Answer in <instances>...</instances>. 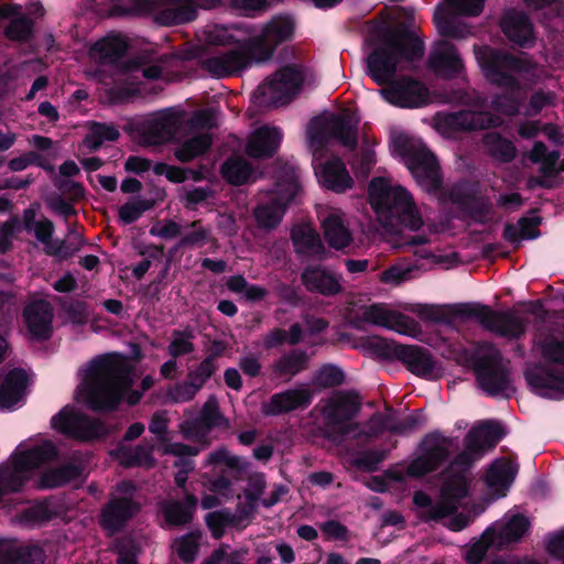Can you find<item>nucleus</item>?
<instances>
[{
	"mask_svg": "<svg viewBox=\"0 0 564 564\" xmlns=\"http://www.w3.org/2000/svg\"><path fill=\"white\" fill-rule=\"evenodd\" d=\"M200 39L210 45L250 46V28L247 25H207L200 32Z\"/></svg>",
	"mask_w": 564,
	"mask_h": 564,
	"instance_id": "nucleus-35",
	"label": "nucleus"
},
{
	"mask_svg": "<svg viewBox=\"0 0 564 564\" xmlns=\"http://www.w3.org/2000/svg\"><path fill=\"white\" fill-rule=\"evenodd\" d=\"M369 204L377 221L389 232L400 226L416 231L423 226L421 213L412 194L384 176L373 177L368 186Z\"/></svg>",
	"mask_w": 564,
	"mask_h": 564,
	"instance_id": "nucleus-5",
	"label": "nucleus"
},
{
	"mask_svg": "<svg viewBox=\"0 0 564 564\" xmlns=\"http://www.w3.org/2000/svg\"><path fill=\"white\" fill-rule=\"evenodd\" d=\"M113 456L120 465L126 467L139 466L150 468L154 465L151 448L143 445L134 448L120 446L113 452Z\"/></svg>",
	"mask_w": 564,
	"mask_h": 564,
	"instance_id": "nucleus-48",
	"label": "nucleus"
},
{
	"mask_svg": "<svg viewBox=\"0 0 564 564\" xmlns=\"http://www.w3.org/2000/svg\"><path fill=\"white\" fill-rule=\"evenodd\" d=\"M283 134L278 127L262 124L254 128L246 141V152L254 159L273 155L282 141Z\"/></svg>",
	"mask_w": 564,
	"mask_h": 564,
	"instance_id": "nucleus-30",
	"label": "nucleus"
},
{
	"mask_svg": "<svg viewBox=\"0 0 564 564\" xmlns=\"http://www.w3.org/2000/svg\"><path fill=\"white\" fill-rule=\"evenodd\" d=\"M454 448V440L438 434L427 435L406 465L395 466L384 477H372L369 488L373 491H386L394 482H404L406 478H419L432 473L445 462Z\"/></svg>",
	"mask_w": 564,
	"mask_h": 564,
	"instance_id": "nucleus-7",
	"label": "nucleus"
},
{
	"mask_svg": "<svg viewBox=\"0 0 564 564\" xmlns=\"http://www.w3.org/2000/svg\"><path fill=\"white\" fill-rule=\"evenodd\" d=\"M361 319L412 338H417L421 335L417 322L391 310L387 304L378 303L364 307Z\"/></svg>",
	"mask_w": 564,
	"mask_h": 564,
	"instance_id": "nucleus-22",
	"label": "nucleus"
},
{
	"mask_svg": "<svg viewBox=\"0 0 564 564\" xmlns=\"http://www.w3.org/2000/svg\"><path fill=\"white\" fill-rule=\"evenodd\" d=\"M210 124L205 112L196 113L189 121L178 147L175 156L182 162H188L205 153L212 145L209 133Z\"/></svg>",
	"mask_w": 564,
	"mask_h": 564,
	"instance_id": "nucleus-21",
	"label": "nucleus"
},
{
	"mask_svg": "<svg viewBox=\"0 0 564 564\" xmlns=\"http://www.w3.org/2000/svg\"><path fill=\"white\" fill-rule=\"evenodd\" d=\"M452 15L476 17L482 12L486 0H446Z\"/></svg>",
	"mask_w": 564,
	"mask_h": 564,
	"instance_id": "nucleus-63",
	"label": "nucleus"
},
{
	"mask_svg": "<svg viewBox=\"0 0 564 564\" xmlns=\"http://www.w3.org/2000/svg\"><path fill=\"white\" fill-rule=\"evenodd\" d=\"M56 456L57 449L48 440L21 444L8 462L0 465V502L7 495L21 491L34 471Z\"/></svg>",
	"mask_w": 564,
	"mask_h": 564,
	"instance_id": "nucleus-8",
	"label": "nucleus"
},
{
	"mask_svg": "<svg viewBox=\"0 0 564 564\" xmlns=\"http://www.w3.org/2000/svg\"><path fill=\"white\" fill-rule=\"evenodd\" d=\"M503 427L497 422H487L471 429L465 438V451L451 465L448 476L442 486L440 501L434 503L422 492H415L414 506L424 521H438L448 518L446 525L460 531L470 521L464 513L454 514L464 508L468 494L466 470L487 448L495 446L503 436Z\"/></svg>",
	"mask_w": 564,
	"mask_h": 564,
	"instance_id": "nucleus-1",
	"label": "nucleus"
},
{
	"mask_svg": "<svg viewBox=\"0 0 564 564\" xmlns=\"http://www.w3.org/2000/svg\"><path fill=\"white\" fill-rule=\"evenodd\" d=\"M530 388L539 395L550 399L564 397V370L541 366L529 368L525 372Z\"/></svg>",
	"mask_w": 564,
	"mask_h": 564,
	"instance_id": "nucleus-28",
	"label": "nucleus"
},
{
	"mask_svg": "<svg viewBox=\"0 0 564 564\" xmlns=\"http://www.w3.org/2000/svg\"><path fill=\"white\" fill-rule=\"evenodd\" d=\"M360 408L358 397L351 392H336L323 408V416L327 424L338 430L343 435L350 436L357 429V423L350 421L357 415Z\"/></svg>",
	"mask_w": 564,
	"mask_h": 564,
	"instance_id": "nucleus-18",
	"label": "nucleus"
},
{
	"mask_svg": "<svg viewBox=\"0 0 564 564\" xmlns=\"http://www.w3.org/2000/svg\"><path fill=\"white\" fill-rule=\"evenodd\" d=\"M134 366L130 358L107 352L91 359L79 370L80 384L76 400L93 410H112L121 400L135 404L142 393L154 384L151 376L142 379V391L132 390Z\"/></svg>",
	"mask_w": 564,
	"mask_h": 564,
	"instance_id": "nucleus-2",
	"label": "nucleus"
},
{
	"mask_svg": "<svg viewBox=\"0 0 564 564\" xmlns=\"http://www.w3.org/2000/svg\"><path fill=\"white\" fill-rule=\"evenodd\" d=\"M307 362V356L300 350H294L282 356L273 366V372L279 377L291 378L303 370Z\"/></svg>",
	"mask_w": 564,
	"mask_h": 564,
	"instance_id": "nucleus-53",
	"label": "nucleus"
},
{
	"mask_svg": "<svg viewBox=\"0 0 564 564\" xmlns=\"http://www.w3.org/2000/svg\"><path fill=\"white\" fill-rule=\"evenodd\" d=\"M252 46H238L225 53H218L203 61V68L215 77H225L238 74L241 70L260 63Z\"/></svg>",
	"mask_w": 564,
	"mask_h": 564,
	"instance_id": "nucleus-23",
	"label": "nucleus"
},
{
	"mask_svg": "<svg viewBox=\"0 0 564 564\" xmlns=\"http://www.w3.org/2000/svg\"><path fill=\"white\" fill-rule=\"evenodd\" d=\"M357 426L358 427L351 432V437H373L388 429V423L383 414H375L367 424L361 425L357 423Z\"/></svg>",
	"mask_w": 564,
	"mask_h": 564,
	"instance_id": "nucleus-64",
	"label": "nucleus"
},
{
	"mask_svg": "<svg viewBox=\"0 0 564 564\" xmlns=\"http://www.w3.org/2000/svg\"><path fill=\"white\" fill-rule=\"evenodd\" d=\"M517 473L518 466L507 458L496 459L489 466L485 476V481L488 492L492 499H498L507 495Z\"/></svg>",
	"mask_w": 564,
	"mask_h": 564,
	"instance_id": "nucleus-34",
	"label": "nucleus"
},
{
	"mask_svg": "<svg viewBox=\"0 0 564 564\" xmlns=\"http://www.w3.org/2000/svg\"><path fill=\"white\" fill-rule=\"evenodd\" d=\"M390 151L399 158L411 172L419 186L429 193L436 192L442 184L440 166L434 154L426 149L421 139L408 132L391 131Z\"/></svg>",
	"mask_w": 564,
	"mask_h": 564,
	"instance_id": "nucleus-10",
	"label": "nucleus"
},
{
	"mask_svg": "<svg viewBox=\"0 0 564 564\" xmlns=\"http://www.w3.org/2000/svg\"><path fill=\"white\" fill-rule=\"evenodd\" d=\"M200 448L175 443L164 446L163 452L178 457L175 466L178 468L175 475V481L183 487L187 480V474L194 469L193 457L199 453Z\"/></svg>",
	"mask_w": 564,
	"mask_h": 564,
	"instance_id": "nucleus-44",
	"label": "nucleus"
},
{
	"mask_svg": "<svg viewBox=\"0 0 564 564\" xmlns=\"http://www.w3.org/2000/svg\"><path fill=\"white\" fill-rule=\"evenodd\" d=\"M28 384L26 373L21 369L0 372V410L13 411L24 402Z\"/></svg>",
	"mask_w": 564,
	"mask_h": 564,
	"instance_id": "nucleus-29",
	"label": "nucleus"
},
{
	"mask_svg": "<svg viewBox=\"0 0 564 564\" xmlns=\"http://www.w3.org/2000/svg\"><path fill=\"white\" fill-rule=\"evenodd\" d=\"M484 144L488 153L497 160L507 162L516 156L517 151L513 143L498 133H487L484 138Z\"/></svg>",
	"mask_w": 564,
	"mask_h": 564,
	"instance_id": "nucleus-52",
	"label": "nucleus"
},
{
	"mask_svg": "<svg viewBox=\"0 0 564 564\" xmlns=\"http://www.w3.org/2000/svg\"><path fill=\"white\" fill-rule=\"evenodd\" d=\"M394 356L401 360L408 369L420 377L436 379L442 375V369L431 354L415 345H395Z\"/></svg>",
	"mask_w": 564,
	"mask_h": 564,
	"instance_id": "nucleus-27",
	"label": "nucleus"
},
{
	"mask_svg": "<svg viewBox=\"0 0 564 564\" xmlns=\"http://www.w3.org/2000/svg\"><path fill=\"white\" fill-rule=\"evenodd\" d=\"M44 555L37 546H24L11 553L1 564H43Z\"/></svg>",
	"mask_w": 564,
	"mask_h": 564,
	"instance_id": "nucleus-58",
	"label": "nucleus"
},
{
	"mask_svg": "<svg viewBox=\"0 0 564 564\" xmlns=\"http://www.w3.org/2000/svg\"><path fill=\"white\" fill-rule=\"evenodd\" d=\"M302 283L307 291L325 296L336 295L343 289L340 275L322 265H307L302 272Z\"/></svg>",
	"mask_w": 564,
	"mask_h": 564,
	"instance_id": "nucleus-33",
	"label": "nucleus"
},
{
	"mask_svg": "<svg viewBox=\"0 0 564 564\" xmlns=\"http://www.w3.org/2000/svg\"><path fill=\"white\" fill-rule=\"evenodd\" d=\"M300 184L294 173L276 184L268 203H261L253 212L257 225L264 229L276 227L284 215L286 205L296 196Z\"/></svg>",
	"mask_w": 564,
	"mask_h": 564,
	"instance_id": "nucleus-13",
	"label": "nucleus"
},
{
	"mask_svg": "<svg viewBox=\"0 0 564 564\" xmlns=\"http://www.w3.org/2000/svg\"><path fill=\"white\" fill-rule=\"evenodd\" d=\"M435 130L445 138L452 137L457 131L485 129L499 126L502 120L491 117L482 111H459L455 113L441 112L434 119Z\"/></svg>",
	"mask_w": 564,
	"mask_h": 564,
	"instance_id": "nucleus-19",
	"label": "nucleus"
},
{
	"mask_svg": "<svg viewBox=\"0 0 564 564\" xmlns=\"http://www.w3.org/2000/svg\"><path fill=\"white\" fill-rule=\"evenodd\" d=\"M153 204L143 198H134L127 202L119 208V218L123 224H132L138 220L141 215L149 210Z\"/></svg>",
	"mask_w": 564,
	"mask_h": 564,
	"instance_id": "nucleus-57",
	"label": "nucleus"
},
{
	"mask_svg": "<svg viewBox=\"0 0 564 564\" xmlns=\"http://www.w3.org/2000/svg\"><path fill=\"white\" fill-rule=\"evenodd\" d=\"M490 546H495V536H491L490 531L487 529L481 538L466 551V562L468 564H478L485 557Z\"/></svg>",
	"mask_w": 564,
	"mask_h": 564,
	"instance_id": "nucleus-61",
	"label": "nucleus"
},
{
	"mask_svg": "<svg viewBox=\"0 0 564 564\" xmlns=\"http://www.w3.org/2000/svg\"><path fill=\"white\" fill-rule=\"evenodd\" d=\"M227 425L226 420L219 412L217 399L209 397L205 402L199 419L186 421L182 424V432L185 438L208 444L207 434L210 429Z\"/></svg>",
	"mask_w": 564,
	"mask_h": 564,
	"instance_id": "nucleus-26",
	"label": "nucleus"
},
{
	"mask_svg": "<svg viewBox=\"0 0 564 564\" xmlns=\"http://www.w3.org/2000/svg\"><path fill=\"white\" fill-rule=\"evenodd\" d=\"M83 246V238L75 232H72L65 241H54L52 246H48L47 253L66 259L73 256Z\"/></svg>",
	"mask_w": 564,
	"mask_h": 564,
	"instance_id": "nucleus-60",
	"label": "nucleus"
},
{
	"mask_svg": "<svg viewBox=\"0 0 564 564\" xmlns=\"http://www.w3.org/2000/svg\"><path fill=\"white\" fill-rule=\"evenodd\" d=\"M26 328L34 339H46L52 334V307L46 301L30 303L24 310Z\"/></svg>",
	"mask_w": 564,
	"mask_h": 564,
	"instance_id": "nucleus-36",
	"label": "nucleus"
},
{
	"mask_svg": "<svg viewBox=\"0 0 564 564\" xmlns=\"http://www.w3.org/2000/svg\"><path fill=\"white\" fill-rule=\"evenodd\" d=\"M534 349L546 362L564 366V336L560 333H540Z\"/></svg>",
	"mask_w": 564,
	"mask_h": 564,
	"instance_id": "nucleus-42",
	"label": "nucleus"
},
{
	"mask_svg": "<svg viewBox=\"0 0 564 564\" xmlns=\"http://www.w3.org/2000/svg\"><path fill=\"white\" fill-rule=\"evenodd\" d=\"M37 209L39 206L33 205L24 210V227L28 231H32L36 239L44 245L46 251H48V246H52L54 243V241L52 240L54 227L52 221H50L48 219H35Z\"/></svg>",
	"mask_w": 564,
	"mask_h": 564,
	"instance_id": "nucleus-47",
	"label": "nucleus"
},
{
	"mask_svg": "<svg viewBox=\"0 0 564 564\" xmlns=\"http://www.w3.org/2000/svg\"><path fill=\"white\" fill-rule=\"evenodd\" d=\"M119 131L111 124L93 123L85 138V144L93 150L98 149L105 141H115Z\"/></svg>",
	"mask_w": 564,
	"mask_h": 564,
	"instance_id": "nucleus-55",
	"label": "nucleus"
},
{
	"mask_svg": "<svg viewBox=\"0 0 564 564\" xmlns=\"http://www.w3.org/2000/svg\"><path fill=\"white\" fill-rule=\"evenodd\" d=\"M205 466L210 468V471L216 475L220 474L217 478H209L207 474L203 476V484L212 492L226 495L230 487V481L224 474H240L243 471L248 463L239 456L231 454L224 447H220L209 453L205 459Z\"/></svg>",
	"mask_w": 564,
	"mask_h": 564,
	"instance_id": "nucleus-14",
	"label": "nucleus"
},
{
	"mask_svg": "<svg viewBox=\"0 0 564 564\" xmlns=\"http://www.w3.org/2000/svg\"><path fill=\"white\" fill-rule=\"evenodd\" d=\"M322 226L325 239L332 248L341 250L351 243L352 235L346 225L343 212L332 209L323 219Z\"/></svg>",
	"mask_w": 564,
	"mask_h": 564,
	"instance_id": "nucleus-39",
	"label": "nucleus"
},
{
	"mask_svg": "<svg viewBox=\"0 0 564 564\" xmlns=\"http://www.w3.org/2000/svg\"><path fill=\"white\" fill-rule=\"evenodd\" d=\"M377 140L369 134L361 137L360 150L357 153L354 167L357 173L366 176L377 163L376 145Z\"/></svg>",
	"mask_w": 564,
	"mask_h": 564,
	"instance_id": "nucleus-50",
	"label": "nucleus"
},
{
	"mask_svg": "<svg viewBox=\"0 0 564 564\" xmlns=\"http://www.w3.org/2000/svg\"><path fill=\"white\" fill-rule=\"evenodd\" d=\"M196 503V498L188 495L183 501H166L162 503L161 511L170 525H181L191 520Z\"/></svg>",
	"mask_w": 564,
	"mask_h": 564,
	"instance_id": "nucleus-46",
	"label": "nucleus"
},
{
	"mask_svg": "<svg viewBox=\"0 0 564 564\" xmlns=\"http://www.w3.org/2000/svg\"><path fill=\"white\" fill-rule=\"evenodd\" d=\"M232 3L245 10H258L264 6L265 0H231ZM219 0H118L112 8L117 15H141L155 13L160 24L172 25L193 20L196 8H213Z\"/></svg>",
	"mask_w": 564,
	"mask_h": 564,
	"instance_id": "nucleus-6",
	"label": "nucleus"
},
{
	"mask_svg": "<svg viewBox=\"0 0 564 564\" xmlns=\"http://www.w3.org/2000/svg\"><path fill=\"white\" fill-rule=\"evenodd\" d=\"M475 56L489 82L509 89L492 101L495 110L508 116L517 113L523 98L521 84L531 80L532 64L488 47H475Z\"/></svg>",
	"mask_w": 564,
	"mask_h": 564,
	"instance_id": "nucleus-4",
	"label": "nucleus"
},
{
	"mask_svg": "<svg viewBox=\"0 0 564 564\" xmlns=\"http://www.w3.org/2000/svg\"><path fill=\"white\" fill-rule=\"evenodd\" d=\"M481 322L484 326L506 337H519L525 329L522 317L512 313H497L489 308L482 310Z\"/></svg>",
	"mask_w": 564,
	"mask_h": 564,
	"instance_id": "nucleus-38",
	"label": "nucleus"
},
{
	"mask_svg": "<svg viewBox=\"0 0 564 564\" xmlns=\"http://www.w3.org/2000/svg\"><path fill=\"white\" fill-rule=\"evenodd\" d=\"M382 98L400 108H417L432 101L427 88L420 82L402 78L379 90Z\"/></svg>",
	"mask_w": 564,
	"mask_h": 564,
	"instance_id": "nucleus-25",
	"label": "nucleus"
},
{
	"mask_svg": "<svg viewBox=\"0 0 564 564\" xmlns=\"http://www.w3.org/2000/svg\"><path fill=\"white\" fill-rule=\"evenodd\" d=\"M137 129L148 144H159L176 139L181 119L170 110L150 113L137 121Z\"/></svg>",
	"mask_w": 564,
	"mask_h": 564,
	"instance_id": "nucleus-24",
	"label": "nucleus"
},
{
	"mask_svg": "<svg viewBox=\"0 0 564 564\" xmlns=\"http://www.w3.org/2000/svg\"><path fill=\"white\" fill-rule=\"evenodd\" d=\"M303 338V328L299 324L291 326L289 332L275 329L265 337V345L273 347L283 343L296 344Z\"/></svg>",
	"mask_w": 564,
	"mask_h": 564,
	"instance_id": "nucleus-62",
	"label": "nucleus"
},
{
	"mask_svg": "<svg viewBox=\"0 0 564 564\" xmlns=\"http://www.w3.org/2000/svg\"><path fill=\"white\" fill-rule=\"evenodd\" d=\"M199 534L191 533L177 539L173 547L177 553L178 557L186 564L194 562L199 546Z\"/></svg>",
	"mask_w": 564,
	"mask_h": 564,
	"instance_id": "nucleus-56",
	"label": "nucleus"
},
{
	"mask_svg": "<svg viewBox=\"0 0 564 564\" xmlns=\"http://www.w3.org/2000/svg\"><path fill=\"white\" fill-rule=\"evenodd\" d=\"M311 390L306 386L302 384L273 394L268 402L262 404V412L265 415H279L301 408H306L311 403Z\"/></svg>",
	"mask_w": 564,
	"mask_h": 564,
	"instance_id": "nucleus-31",
	"label": "nucleus"
},
{
	"mask_svg": "<svg viewBox=\"0 0 564 564\" xmlns=\"http://www.w3.org/2000/svg\"><path fill=\"white\" fill-rule=\"evenodd\" d=\"M83 468L77 464H67L46 470L39 479L40 488H56L80 479Z\"/></svg>",
	"mask_w": 564,
	"mask_h": 564,
	"instance_id": "nucleus-45",
	"label": "nucleus"
},
{
	"mask_svg": "<svg viewBox=\"0 0 564 564\" xmlns=\"http://www.w3.org/2000/svg\"><path fill=\"white\" fill-rule=\"evenodd\" d=\"M529 519L513 511L507 512L499 521L495 522L488 531L495 536V547L519 541L529 530Z\"/></svg>",
	"mask_w": 564,
	"mask_h": 564,
	"instance_id": "nucleus-32",
	"label": "nucleus"
},
{
	"mask_svg": "<svg viewBox=\"0 0 564 564\" xmlns=\"http://www.w3.org/2000/svg\"><path fill=\"white\" fill-rule=\"evenodd\" d=\"M423 54L422 42L413 33L395 32L367 58V73L378 84L389 83L398 72Z\"/></svg>",
	"mask_w": 564,
	"mask_h": 564,
	"instance_id": "nucleus-9",
	"label": "nucleus"
},
{
	"mask_svg": "<svg viewBox=\"0 0 564 564\" xmlns=\"http://www.w3.org/2000/svg\"><path fill=\"white\" fill-rule=\"evenodd\" d=\"M358 117L351 110L344 109L337 113L325 112L314 118L307 128V144L313 152V169L318 185L336 194H344L355 186L346 163L338 156L321 159V151L330 139L341 145L354 148L357 143L356 127Z\"/></svg>",
	"mask_w": 564,
	"mask_h": 564,
	"instance_id": "nucleus-3",
	"label": "nucleus"
},
{
	"mask_svg": "<svg viewBox=\"0 0 564 564\" xmlns=\"http://www.w3.org/2000/svg\"><path fill=\"white\" fill-rule=\"evenodd\" d=\"M501 28L506 36L518 45L533 42V30L528 17L519 11L509 10L505 13Z\"/></svg>",
	"mask_w": 564,
	"mask_h": 564,
	"instance_id": "nucleus-40",
	"label": "nucleus"
},
{
	"mask_svg": "<svg viewBox=\"0 0 564 564\" xmlns=\"http://www.w3.org/2000/svg\"><path fill=\"white\" fill-rule=\"evenodd\" d=\"M474 368L480 388L490 395L503 393L509 386L506 366L499 351L490 344H481L475 351Z\"/></svg>",
	"mask_w": 564,
	"mask_h": 564,
	"instance_id": "nucleus-12",
	"label": "nucleus"
},
{
	"mask_svg": "<svg viewBox=\"0 0 564 564\" xmlns=\"http://www.w3.org/2000/svg\"><path fill=\"white\" fill-rule=\"evenodd\" d=\"M193 333L191 330H175L169 345V354L173 357H180L194 351Z\"/></svg>",
	"mask_w": 564,
	"mask_h": 564,
	"instance_id": "nucleus-59",
	"label": "nucleus"
},
{
	"mask_svg": "<svg viewBox=\"0 0 564 564\" xmlns=\"http://www.w3.org/2000/svg\"><path fill=\"white\" fill-rule=\"evenodd\" d=\"M540 219L538 216L523 217L517 225L507 226L505 229V237L511 242H519L525 239H535L540 232L538 226Z\"/></svg>",
	"mask_w": 564,
	"mask_h": 564,
	"instance_id": "nucleus-51",
	"label": "nucleus"
},
{
	"mask_svg": "<svg viewBox=\"0 0 564 564\" xmlns=\"http://www.w3.org/2000/svg\"><path fill=\"white\" fill-rule=\"evenodd\" d=\"M221 174L234 185H241L256 178L251 165L241 156L229 158L221 166Z\"/></svg>",
	"mask_w": 564,
	"mask_h": 564,
	"instance_id": "nucleus-49",
	"label": "nucleus"
},
{
	"mask_svg": "<svg viewBox=\"0 0 564 564\" xmlns=\"http://www.w3.org/2000/svg\"><path fill=\"white\" fill-rule=\"evenodd\" d=\"M430 66L444 77L460 76L464 70L462 58L456 48L447 43H438L430 56Z\"/></svg>",
	"mask_w": 564,
	"mask_h": 564,
	"instance_id": "nucleus-37",
	"label": "nucleus"
},
{
	"mask_svg": "<svg viewBox=\"0 0 564 564\" xmlns=\"http://www.w3.org/2000/svg\"><path fill=\"white\" fill-rule=\"evenodd\" d=\"M294 31V22L289 17H276L262 29L250 28V46L257 54V59L264 62L272 55L273 47L289 40Z\"/></svg>",
	"mask_w": 564,
	"mask_h": 564,
	"instance_id": "nucleus-17",
	"label": "nucleus"
},
{
	"mask_svg": "<svg viewBox=\"0 0 564 564\" xmlns=\"http://www.w3.org/2000/svg\"><path fill=\"white\" fill-rule=\"evenodd\" d=\"M227 286L231 292L252 302L262 300L267 294L264 288L257 284H249L241 275L230 276L227 281Z\"/></svg>",
	"mask_w": 564,
	"mask_h": 564,
	"instance_id": "nucleus-54",
	"label": "nucleus"
},
{
	"mask_svg": "<svg viewBox=\"0 0 564 564\" xmlns=\"http://www.w3.org/2000/svg\"><path fill=\"white\" fill-rule=\"evenodd\" d=\"M291 236L297 253L316 258L325 257L326 249L312 225L300 224L294 226Z\"/></svg>",
	"mask_w": 564,
	"mask_h": 564,
	"instance_id": "nucleus-41",
	"label": "nucleus"
},
{
	"mask_svg": "<svg viewBox=\"0 0 564 564\" xmlns=\"http://www.w3.org/2000/svg\"><path fill=\"white\" fill-rule=\"evenodd\" d=\"M52 426L65 435L82 441H91L107 433V429L101 422L89 419L68 406L53 416Z\"/></svg>",
	"mask_w": 564,
	"mask_h": 564,
	"instance_id": "nucleus-20",
	"label": "nucleus"
},
{
	"mask_svg": "<svg viewBox=\"0 0 564 564\" xmlns=\"http://www.w3.org/2000/svg\"><path fill=\"white\" fill-rule=\"evenodd\" d=\"M128 44L123 36L110 34L97 41L89 51L90 57L101 64L116 62L126 51Z\"/></svg>",
	"mask_w": 564,
	"mask_h": 564,
	"instance_id": "nucleus-43",
	"label": "nucleus"
},
{
	"mask_svg": "<svg viewBox=\"0 0 564 564\" xmlns=\"http://www.w3.org/2000/svg\"><path fill=\"white\" fill-rule=\"evenodd\" d=\"M310 77L311 75L299 64L284 66L259 86L257 93L261 98L260 102L274 107L284 105Z\"/></svg>",
	"mask_w": 564,
	"mask_h": 564,
	"instance_id": "nucleus-11",
	"label": "nucleus"
},
{
	"mask_svg": "<svg viewBox=\"0 0 564 564\" xmlns=\"http://www.w3.org/2000/svg\"><path fill=\"white\" fill-rule=\"evenodd\" d=\"M527 158L532 163L540 164V175L528 180V188H553L561 184L558 174L564 172V159L560 161L558 151H549L544 143L534 142L532 149L527 153Z\"/></svg>",
	"mask_w": 564,
	"mask_h": 564,
	"instance_id": "nucleus-16",
	"label": "nucleus"
},
{
	"mask_svg": "<svg viewBox=\"0 0 564 564\" xmlns=\"http://www.w3.org/2000/svg\"><path fill=\"white\" fill-rule=\"evenodd\" d=\"M134 485L131 481L120 482L109 503L102 509L100 514V525L113 533L122 524L137 513L139 505L133 501Z\"/></svg>",
	"mask_w": 564,
	"mask_h": 564,
	"instance_id": "nucleus-15",
	"label": "nucleus"
}]
</instances>
